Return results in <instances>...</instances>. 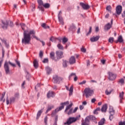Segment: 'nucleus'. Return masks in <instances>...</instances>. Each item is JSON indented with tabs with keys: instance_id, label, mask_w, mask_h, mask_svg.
Here are the masks:
<instances>
[{
	"instance_id": "f257e3e1",
	"label": "nucleus",
	"mask_w": 125,
	"mask_h": 125,
	"mask_svg": "<svg viewBox=\"0 0 125 125\" xmlns=\"http://www.w3.org/2000/svg\"><path fill=\"white\" fill-rule=\"evenodd\" d=\"M20 25L21 26L22 30L24 31L23 38L22 39V43H24V44H29L31 42V35H32L33 38L36 39L37 41H40V39L35 35H36V31H35V30H30L29 32L28 31L25 30L26 24L24 23H20Z\"/></svg>"
},
{
	"instance_id": "f03ea898",
	"label": "nucleus",
	"mask_w": 125,
	"mask_h": 125,
	"mask_svg": "<svg viewBox=\"0 0 125 125\" xmlns=\"http://www.w3.org/2000/svg\"><path fill=\"white\" fill-rule=\"evenodd\" d=\"M84 92L86 98H89L90 96H92L94 94V90L90 89V88H85L84 90ZM84 94H83V95H84Z\"/></svg>"
},
{
	"instance_id": "7ed1b4c3",
	"label": "nucleus",
	"mask_w": 125,
	"mask_h": 125,
	"mask_svg": "<svg viewBox=\"0 0 125 125\" xmlns=\"http://www.w3.org/2000/svg\"><path fill=\"white\" fill-rule=\"evenodd\" d=\"M78 120V117L75 118V117H70L67 119V121L66 122L64 123V125H71V124H73V123H75V122H77V120Z\"/></svg>"
},
{
	"instance_id": "20e7f679",
	"label": "nucleus",
	"mask_w": 125,
	"mask_h": 125,
	"mask_svg": "<svg viewBox=\"0 0 125 125\" xmlns=\"http://www.w3.org/2000/svg\"><path fill=\"white\" fill-rule=\"evenodd\" d=\"M53 80L54 81V83L60 84L62 81H63V78L58 76V75H55L53 77Z\"/></svg>"
},
{
	"instance_id": "39448f33",
	"label": "nucleus",
	"mask_w": 125,
	"mask_h": 125,
	"mask_svg": "<svg viewBox=\"0 0 125 125\" xmlns=\"http://www.w3.org/2000/svg\"><path fill=\"white\" fill-rule=\"evenodd\" d=\"M108 79L109 81H115L117 78V75L115 74L113 72H108Z\"/></svg>"
},
{
	"instance_id": "423d86ee",
	"label": "nucleus",
	"mask_w": 125,
	"mask_h": 125,
	"mask_svg": "<svg viewBox=\"0 0 125 125\" xmlns=\"http://www.w3.org/2000/svg\"><path fill=\"white\" fill-rule=\"evenodd\" d=\"M1 22H2L1 27H2V29L3 30H7V28H8V24H9L8 21H2Z\"/></svg>"
},
{
	"instance_id": "0eeeda50",
	"label": "nucleus",
	"mask_w": 125,
	"mask_h": 125,
	"mask_svg": "<svg viewBox=\"0 0 125 125\" xmlns=\"http://www.w3.org/2000/svg\"><path fill=\"white\" fill-rule=\"evenodd\" d=\"M4 68L6 75L9 74L10 70H9V66H8V62H5Z\"/></svg>"
},
{
	"instance_id": "6e6552de",
	"label": "nucleus",
	"mask_w": 125,
	"mask_h": 125,
	"mask_svg": "<svg viewBox=\"0 0 125 125\" xmlns=\"http://www.w3.org/2000/svg\"><path fill=\"white\" fill-rule=\"evenodd\" d=\"M38 2L39 4V6H38L39 9L42 11H44V8H43V7H42V6H43L44 4L43 1H42V0H38Z\"/></svg>"
},
{
	"instance_id": "1a4fd4ad",
	"label": "nucleus",
	"mask_w": 125,
	"mask_h": 125,
	"mask_svg": "<svg viewBox=\"0 0 125 125\" xmlns=\"http://www.w3.org/2000/svg\"><path fill=\"white\" fill-rule=\"evenodd\" d=\"M80 4L84 10H87V9H89V8H90V6H89L88 4H84V3L80 2Z\"/></svg>"
},
{
	"instance_id": "9d476101",
	"label": "nucleus",
	"mask_w": 125,
	"mask_h": 125,
	"mask_svg": "<svg viewBox=\"0 0 125 125\" xmlns=\"http://www.w3.org/2000/svg\"><path fill=\"white\" fill-rule=\"evenodd\" d=\"M90 118L89 116H87L84 120V122L82 123V125H89V123H90Z\"/></svg>"
},
{
	"instance_id": "9b49d317",
	"label": "nucleus",
	"mask_w": 125,
	"mask_h": 125,
	"mask_svg": "<svg viewBox=\"0 0 125 125\" xmlns=\"http://www.w3.org/2000/svg\"><path fill=\"white\" fill-rule=\"evenodd\" d=\"M123 10V7L121 5H118L116 7V13L117 15H120L122 13V10Z\"/></svg>"
},
{
	"instance_id": "f8f14e48",
	"label": "nucleus",
	"mask_w": 125,
	"mask_h": 125,
	"mask_svg": "<svg viewBox=\"0 0 125 125\" xmlns=\"http://www.w3.org/2000/svg\"><path fill=\"white\" fill-rule=\"evenodd\" d=\"M99 39H100V36H97L96 37L93 36L90 39V41L91 42H97Z\"/></svg>"
},
{
	"instance_id": "ddd939ff",
	"label": "nucleus",
	"mask_w": 125,
	"mask_h": 125,
	"mask_svg": "<svg viewBox=\"0 0 125 125\" xmlns=\"http://www.w3.org/2000/svg\"><path fill=\"white\" fill-rule=\"evenodd\" d=\"M107 109H108V105L105 104L103 105L101 108V111L102 113H106L107 112Z\"/></svg>"
},
{
	"instance_id": "4468645a",
	"label": "nucleus",
	"mask_w": 125,
	"mask_h": 125,
	"mask_svg": "<svg viewBox=\"0 0 125 125\" xmlns=\"http://www.w3.org/2000/svg\"><path fill=\"white\" fill-rule=\"evenodd\" d=\"M72 77H74V82H77V81H78V77H77V76L76 75V73H71L69 75L68 77V79L71 80V78H72Z\"/></svg>"
},
{
	"instance_id": "2eb2a0df",
	"label": "nucleus",
	"mask_w": 125,
	"mask_h": 125,
	"mask_svg": "<svg viewBox=\"0 0 125 125\" xmlns=\"http://www.w3.org/2000/svg\"><path fill=\"white\" fill-rule=\"evenodd\" d=\"M55 96V93L53 91H49L47 94V97L50 98V97H54Z\"/></svg>"
},
{
	"instance_id": "dca6fc26",
	"label": "nucleus",
	"mask_w": 125,
	"mask_h": 125,
	"mask_svg": "<svg viewBox=\"0 0 125 125\" xmlns=\"http://www.w3.org/2000/svg\"><path fill=\"white\" fill-rule=\"evenodd\" d=\"M76 63V59L75 58V57L72 56L69 59V63L71 65H73V64H75Z\"/></svg>"
},
{
	"instance_id": "f3484780",
	"label": "nucleus",
	"mask_w": 125,
	"mask_h": 125,
	"mask_svg": "<svg viewBox=\"0 0 125 125\" xmlns=\"http://www.w3.org/2000/svg\"><path fill=\"white\" fill-rule=\"evenodd\" d=\"M69 32H75L76 31V26L74 24H72L69 28Z\"/></svg>"
},
{
	"instance_id": "a211bd4d",
	"label": "nucleus",
	"mask_w": 125,
	"mask_h": 125,
	"mask_svg": "<svg viewBox=\"0 0 125 125\" xmlns=\"http://www.w3.org/2000/svg\"><path fill=\"white\" fill-rule=\"evenodd\" d=\"M56 53L57 54V56L59 58V59H61V58H62L63 57V52L62 51H57L56 52Z\"/></svg>"
},
{
	"instance_id": "6ab92c4d",
	"label": "nucleus",
	"mask_w": 125,
	"mask_h": 125,
	"mask_svg": "<svg viewBox=\"0 0 125 125\" xmlns=\"http://www.w3.org/2000/svg\"><path fill=\"white\" fill-rule=\"evenodd\" d=\"M111 28H112V25H111L110 23H108L104 26V30L105 31H108V30H110Z\"/></svg>"
},
{
	"instance_id": "aec40b11",
	"label": "nucleus",
	"mask_w": 125,
	"mask_h": 125,
	"mask_svg": "<svg viewBox=\"0 0 125 125\" xmlns=\"http://www.w3.org/2000/svg\"><path fill=\"white\" fill-rule=\"evenodd\" d=\"M124 94H125V93L124 92H122L121 93L120 92L119 93L120 103H123V100H124Z\"/></svg>"
},
{
	"instance_id": "412c9836",
	"label": "nucleus",
	"mask_w": 125,
	"mask_h": 125,
	"mask_svg": "<svg viewBox=\"0 0 125 125\" xmlns=\"http://www.w3.org/2000/svg\"><path fill=\"white\" fill-rule=\"evenodd\" d=\"M33 65L35 69H37L39 67V62L37 61V59H35L33 62Z\"/></svg>"
},
{
	"instance_id": "4be33fe9",
	"label": "nucleus",
	"mask_w": 125,
	"mask_h": 125,
	"mask_svg": "<svg viewBox=\"0 0 125 125\" xmlns=\"http://www.w3.org/2000/svg\"><path fill=\"white\" fill-rule=\"evenodd\" d=\"M50 58L52 59V60H55V53H54V52H50Z\"/></svg>"
},
{
	"instance_id": "5701e85b",
	"label": "nucleus",
	"mask_w": 125,
	"mask_h": 125,
	"mask_svg": "<svg viewBox=\"0 0 125 125\" xmlns=\"http://www.w3.org/2000/svg\"><path fill=\"white\" fill-rule=\"evenodd\" d=\"M58 19L61 25H64V21H63V18H62V16H61V15H58Z\"/></svg>"
},
{
	"instance_id": "b1692460",
	"label": "nucleus",
	"mask_w": 125,
	"mask_h": 125,
	"mask_svg": "<svg viewBox=\"0 0 125 125\" xmlns=\"http://www.w3.org/2000/svg\"><path fill=\"white\" fill-rule=\"evenodd\" d=\"M123 37L122 36H120L118 37V39L115 41V42L118 43V42H123Z\"/></svg>"
},
{
	"instance_id": "393cba45",
	"label": "nucleus",
	"mask_w": 125,
	"mask_h": 125,
	"mask_svg": "<svg viewBox=\"0 0 125 125\" xmlns=\"http://www.w3.org/2000/svg\"><path fill=\"white\" fill-rule=\"evenodd\" d=\"M45 70H46V71L47 72V74H48V75H49L50 74H51V71H52V69L48 66H46L45 67Z\"/></svg>"
},
{
	"instance_id": "a878e982",
	"label": "nucleus",
	"mask_w": 125,
	"mask_h": 125,
	"mask_svg": "<svg viewBox=\"0 0 125 125\" xmlns=\"http://www.w3.org/2000/svg\"><path fill=\"white\" fill-rule=\"evenodd\" d=\"M42 112H43L42 109H41L38 111V112L37 113V115L36 118L37 120H39V118L41 117V115L42 114Z\"/></svg>"
},
{
	"instance_id": "bb28decb",
	"label": "nucleus",
	"mask_w": 125,
	"mask_h": 125,
	"mask_svg": "<svg viewBox=\"0 0 125 125\" xmlns=\"http://www.w3.org/2000/svg\"><path fill=\"white\" fill-rule=\"evenodd\" d=\"M118 83L121 85H124V84H125V80H124V79H121L119 80Z\"/></svg>"
},
{
	"instance_id": "cd10ccee",
	"label": "nucleus",
	"mask_w": 125,
	"mask_h": 125,
	"mask_svg": "<svg viewBox=\"0 0 125 125\" xmlns=\"http://www.w3.org/2000/svg\"><path fill=\"white\" fill-rule=\"evenodd\" d=\"M109 113L110 114H115V110H114L112 107H110Z\"/></svg>"
},
{
	"instance_id": "c85d7f7f",
	"label": "nucleus",
	"mask_w": 125,
	"mask_h": 125,
	"mask_svg": "<svg viewBox=\"0 0 125 125\" xmlns=\"http://www.w3.org/2000/svg\"><path fill=\"white\" fill-rule=\"evenodd\" d=\"M25 73L26 74V79L29 81V80H30V78H31V74H30V73H29V72L27 71H25Z\"/></svg>"
},
{
	"instance_id": "c756f323",
	"label": "nucleus",
	"mask_w": 125,
	"mask_h": 125,
	"mask_svg": "<svg viewBox=\"0 0 125 125\" xmlns=\"http://www.w3.org/2000/svg\"><path fill=\"white\" fill-rule=\"evenodd\" d=\"M105 118H103L99 122V125H103L105 124Z\"/></svg>"
},
{
	"instance_id": "7c9ffc66",
	"label": "nucleus",
	"mask_w": 125,
	"mask_h": 125,
	"mask_svg": "<svg viewBox=\"0 0 125 125\" xmlns=\"http://www.w3.org/2000/svg\"><path fill=\"white\" fill-rule=\"evenodd\" d=\"M68 90L69 91V95H72L73 94V91L74 90V87H73V86H71Z\"/></svg>"
},
{
	"instance_id": "2f4dec72",
	"label": "nucleus",
	"mask_w": 125,
	"mask_h": 125,
	"mask_svg": "<svg viewBox=\"0 0 125 125\" xmlns=\"http://www.w3.org/2000/svg\"><path fill=\"white\" fill-rule=\"evenodd\" d=\"M42 28L44 29H49V26L46 25V24L44 23L42 24Z\"/></svg>"
},
{
	"instance_id": "473e14b6",
	"label": "nucleus",
	"mask_w": 125,
	"mask_h": 125,
	"mask_svg": "<svg viewBox=\"0 0 125 125\" xmlns=\"http://www.w3.org/2000/svg\"><path fill=\"white\" fill-rule=\"evenodd\" d=\"M101 109L100 107H97L94 111V114L95 115H98V111H100Z\"/></svg>"
},
{
	"instance_id": "72a5a7b5",
	"label": "nucleus",
	"mask_w": 125,
	"mask_h": 125,
	"mask_svg": "<svg viewBox=\"0 0 125 125\" xmlns=\"http://www.w3.org/2000/svg\"><path fill=\"white\" fill-rule=\"evenodd\" d=\"M72 106H73V104L72 103L70 104H69V105L67 106L64 112H67L68 110H69V109H71V108L72 107Z\"/></svg>"
},
{
	"instance_id": "f704fd0d",
	"label": "nucleus",
	"mask_w": 125,
	"mask_h": 125,
	"mask_svg": "<svg viewBox=\"0 0 125 125\" xmlns=\"http://www.w3.org/2000/svg\"><path fill=\"white\" fill-rule=\"evenodd\" d=\"M43 6L44 8H49V7H50V4L48 3H46L43 4Z\"/></svg>"
},
{
	"instance_id": "c9c22d12",
	"label": "nucleus",
	"mask_w": 125,
	"mask_h": 125,
	"mask_svg": "<svg viewBox=\"0 0 125 125\" xmlns=\"http://www.w3.org/2000/svg\"><path fill=\"white\" fill-rule=\"evenodd\" d=\"M57 47H58L59 49H61V50H63L64 49V48L63 47V45L62 44L59 43L57 45Z\"/></svg>"
},
{
	"instance_id": "e433bc0d",
	"label": "nucleus",
	"mask_w": 125,
	"mask_h": 125,
	"mask_svg": "<svg viewBox=\"0 0 125 125\" xmlns=\"http://www.w3.org/2000/svg\"><path fill=\"white\" fill-rule=\"evenodd\" d=\"M57 110H58V108H56L54 111L52 112L51 114L52 117H54V116L56 115V113L58 112L57 111Z\"/></svg>"
},
{
	"instance_id": "4c0bfd02",
	"label": "nucleus",
	"mask_w": 125,
	"mask_h": 125,
	"mask_svg": "<svg viewBox=\"0 0 125 125\" xmlns=\"http://www.w3.org/2000/svg\"><path fill=\"white\" fill-rule=\"evenodd\" d=\"M68 42V39L66 37L62 39V44H66V42Z\"/></svg>"
},
{
	"instance_id": "58836bf2",
	"label": "nucleus",
	"mask_w": 125,
	"mask_h": 125,
	"mask_svg": "<svg viewBox=\"0 0 125 125\" xmlns=\"http://www.w3.org/2000/svg\"><path fill=\"white\" fill-rule=\"evenodd\" d=\"M92 30V27L91 26H90L89 27V30L88 33H87V34H86V36H89V35H90V34H91V32Z\"/></svg>"
},
{
	"instance_id": "ea45409f",
	"label": "nucleus",
	"mask_w": 125,
	"mask_h": 125,
	"mask_svg": "<svg viewBox=\"0 0 125 125\" xmlns=\"http://www.w3.org/2000/svg\"><path fill=\"white\" fill-rule=\"evenodd\" d=\"M112 91H113V90H111L110 91L106 90L105 93L106 95H110V94H111V93H112Z\"/></svg>"
},
{
	"instance_id": "a19ab883",
	"label": "nucleus",
	"mask_w": 125,
	"mask_h": 125,
	"mask_svg": "<svg viewBox=\"0 0 125 125\" xmlns=\"http://www.w3.org/2000/svg\"><path fill=\"white\" fill-rule=\"evenodd\" d=\"M31 10L32 11H35L36 9V5L35 4H31Z\"/></svg>"
},
{
	"instance_id": "79ce46f5",
	"label": "nucleus",
	"mask_w": 125,
	"mask_h": 125,
	"mask_svg": "<svg viewBox=\"0 0 125 125\" xmlns=\"http://www.w3.org/2000/svg\"><path fill=\"white\" fill-rule=\"evenodd\" d=\"M89 117H90V119L91 120V121H95V120H96V118L95 117V116L90 115L89 116Z\"/></svg>"
},
{
	"instance_id": "37998d69",
	"label": "nucleus",
	"mask_w": 125,
	"mask_h": 125,
	"mask_svg": "<svg viewBox=\"0 0 125 125\" xmlns=\"http://www.w3.org/2000/svg\"><path fill=\"white\" fill-rule=\"evenodd\" d=\"M106 10L108 11V12H111V9H112V7L110 5H108L106 8Z\"/></svg>"
},
{
	"instance_id": "c03bdc74",
	"label": "nucleus",
	"mask_w": 125,
	"mask_h": 125,
	"mask_svg": "<svg viewBox=\"0 0 125 125\" xmlns=\"http://www.w3.org/2000/svg\"><path fill=\"white\" fill-rule=\"evenodd\" d=\"M67 64H68V61H64L62 63V65H63V67H67Z\"/></svg>"
},
{
	"instance_id": "a18cd8bd",
	"label": "nucleus",
	"mask_w": 125,
	"mask_h": 125,
	"mask_svg": "<svg viewBox=\"0 0 125 125\" xmlns=\"http://www.w3.org/2000/svg\"><path fill=\"white\" fill-rule=\"evenodd\" d=\"M5 96V92H4L2 94V96L1 98H0V101H2V100H3V98H4V96Z\"/></svg>"
},
{
	"instance_id": "49530a36",
	"label": "nucleus",
	"mask_w": 125,
	"mask_h": 125,
	"mask_svg": "<svg viewBox=\"0 0 125 125\" xmlns=\"http://www.w3.org/2000/svg\"><path fill=\"white\" fill-rule=\"evenodd\" d=\"M16 99H18V98H19V93L17 92L15 94L14 97Z\"/></svg>"
},
{
	"instance_id": "de8ad7c7",
	"label": "nucleus",
	"mask_w": 125,
	"mask_h": 125,
	"mask_svg": "<svg viewBox=\"0 0 125 125\" xmlns=\"http://www.w3.org/2000/svg\"><path fill=\"white\" fill-rule=\"evenodd\" d=\"M108 42H110V43H112V42H114V38L113 37H110L108 39Z\"/></svg>"
},
{
	"instance_id": "09e8293b",
	"label": "nucleus",
	"mask_w": 125,
	"mask_h": 125,
	"mask_svg": "<svg viewBox=\"0 0 125 125\" xmlns=\"http://www.w3.org/2000/svg\"><path fill=\"white\" fill-rule=\"evenodd\" d=\"M15 99H16L14 97L11 98L10 99V103H13V102H14V101H15Z\"/></svg>"
},
{
	"instance_id": "8fccbe9b",
	"label": "nucleus",
	"mask_w": 125,
	"mask_h": 125,
	"mask_svg": "<svg viewBox=\"0 0 125 125\" xmlns=\"http://www.w3.org/2000/svg\"><path fill=\"white\" fill-rule=\"evenodd\" d=\"M62 109H64V105H62V106H60L59 108H58L57 112H59V111H61Z\"/></svg>"
},
{
	"instance_id": "3c124183",
	"label": "nucleus",
	"mask_w": 125,
	"mask_h": 125,
	"mask_svg": "<svg viewBox=\"0 0 125 125\" xmlns=\"http://www.w3.org/2000/svg\"><path fill=\"white\" fill-rule=\"evenodd\" d=\"M39 56L41 58H42V56H43V52L40 51Z\"/></svg>"
},
{
	"instance_id": "603ef678",
	"label": "nucleus",
	"mask_w": 125,
	"mask_h": 125,
	"mask_svg": "<svg viewBox=\"0 0 125 125\" xmlns=\"http://www.w3.org/2000/svg\"><path fill=\"white\" fill-rule=\"evenodd\" d=\"M68 104H69V101H67L64 103H62L61 104V105H63L64 106V105H68Z\"/></svg>"
},
{
	"instance_id": "864d4df0",
	"label": "nucleus",
	"mask_w": 125,
	"mask_h": 125,
	"mask_svg": "<svg viewBox=\"0 0 125 125\" xmlns=\"http://www.w3.org/2000/svg\"><path fill=\"white\" fill-rule=\"evenodd\" d=\"M73 109H70L68 112L67 113V115H71V114H73Z\"/></svg>"
},
{
	"instance_id": "5fc2aeb1",
	"label": "nucleus",
	"mask_w": 125,
	"mask_h": 125,
	"mask_svg": "<svg viewBox=\"0 0 125 125\" xmlns=\"http://www.w3.org/2000/svg\"><path fill=\"white\" fill-rule=\"evenodd\" d=\"M114 114H110V116H109V120L110 121H112L114 118Z\"/></svg>"
},
{
	"instance_id": "6e6d98bb",
	"label": "nucleus",
	"mask_w": 125,
	"mask_h": 125,
	"mask_svg": "<svg viewBox=\"0 0 125 125\" xmlns=\"http://www.w3.org/2000/svg\"><path fill=\"white\" fill-rule=\"evenodd\" d=\"M47 119H48V118H47V116H45L44 120V122L46 125V124H47Z\"/></svg>"
},
{
	"instance_id": "4d7b16f0",
	"label": "nucleus",
	"mask_w": 125,
	"mask_h": 125,
	"mask_svg": "<svg viewBox=\"0 0 125 125\" xmlns=\"http://www.w3.org/2000/svg\"><path fill=\"white\" fill-rule=\"evenodd\" d=\"M42 62H43V63H47V62H48V59H44Z\"/></svg>"
},
{
	"instance_id": "13d9d810",
	"label": "nucleus",
	"mask_w": 125,
	"mask_h": 125,
	"mask_svg": "<svg viewBox=\"0 0 125 125\" xmlns=\"http://www.w3.org/2000/svg\"><path fill=\"white\" fill-rule=\"evenodd\" d=\"M16 62L17 64V65L19 66V67H21V65L20 64V62L18 61H16Z\"/></svg>"
},
{
	"instance_id": "bf43d9fd",
	"label": "nucleus",
	"mask_w": 125,
	"mask_h": 125,
	"mask_svg": "<svg viewBox=\"0 0 125 125\" xmlns=\"http://www.w3.org/2000/svg\"><path fill=\"white\" fill-rule=\"evenodd\" d=\"M8 63H9V64H10V65H11L13 67H16V66L15 65V64L12 63L11 62H10V61H9Z\"/></svg>"
},
{
	"instance_id": "052dcab7",
	"label": "nucleus",
	"mask_w": 125,
	"mask_h": 125,
	"mask_svg": "<svg viewBox=\"0 0 125 125\" xmlns=\"http://www.w3.org/2000/svg\"><path fill=\"white\" fill-rule=\"evenodd\" d=\"M86 83V81L84 80L83 82L79 83V84H84Z\"/></svg>"
},
{
	"instance_id": "680f3d73",
	"label": "nucleus",
	"mask_w": 125,
	"mask_h": 125,
	"mask_svg": "<svg viewBox=\"0 0 125 125\" xmlns=\"http://www.w3.org/2000/svg\"><path fill=\"white\" fill-rule=\"evenodd\" d=\"M78 109H79L78 107H75L74 110L73 111V113H76L77 112V111H78Z\"/></svg>"
},
{
	"instance_id": "e2e57ef3",
	"label": "nucleus",
	"mask_w": 125,
	"mask_h": 125,
	"mask_svg": "<svg viewBox=\"0 0 125 125\" xmlns=\"http://www.w3.org/2000/svg\"><path fill=\"white\" fill-rule=\"evenodd\" d=\"M81 51L82 52H85L86 51V49L85 48H81Z\"/></svg>"
},
{
	"instance_id": "0e129e2a",
	"label": "nucleus",
	"mask_w": 125,
	"mask_h": 125,
	"mask_svg": "<svg viewBox=\"0 0 125 125\" xmlns=\"http://www.w3.org/2000/svg\"><path fill=\"white\" fill-rule=\"evenodd\" d=\"M119 125H125V122H121L119 123Z\"/></svg>"
},
{
	"instance_id": "69168bd1",
	"label": "nucleus",
	"mask_w": 125,
	"mask_h": 125,
	"mask_svg": "<svg viewBox=\"0 0 125 125\" xmlns=\"http://www.w3.org/2000/svg\"><path fill=\"white\" fill-rule=\"evenodd\" d=\"M50 41H51V42H54V41H55V39L53 37H51L50 39Z\"/></svg>"
},
{
	"instance_id": "338daca9",
	"label": "nucleus",
	"mask_w": 125,
	"mask_h": 125,
	"mask_svg": "<svg viewBox=\"0 0 125 125\" xmlns=\"http://www.w3.org/2000/svg\"><path fill=\"white\" fill-rule=\"evenodd\" d=\"M9 26L10 27H13V26H14V24H13V22L12 21L10 22V24H9Z\"/></svg>"
},
{
	"instance_id": "774afa93",
	"label": "nucleus",
	"mask_w": 125,
	"mask_h": 125,
	"mask_svg": "<svg viewBox=\"0 0 125 125\" xmlns=\"http://www.w3.org/2000/svg\"><path fill=\"white\" fill-rule=\"evenodd\" d=\"M101 62L103 63V64H105V63L106 62V60H101Z\"/></svg>"
}]
</instances>
